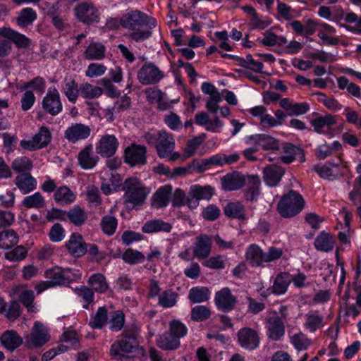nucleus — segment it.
<instances>
[{
  "instance_id": "11",
  "label": "nucleus",
  "mask_w": 361,
  "mask_h": 361,
  "mask_svg": "<svg viewBox=\"0 0 361 361\" xmlns=\"http://www.w3.org/2000/svg\"><path fill=\"white\" fill-rule=\"evenodd\" d=\"M51 140V134L49 128L46 126L39 128L38 132L32 137V140L20 141V145L22 148L35 151L37 149L46 147Z\"/></svg>"
},
{
  "instance_id": "32",
  "label": "nucleus",
  "mask_w": 361,
  "mask_h": 361,
  "mask_svg": "<svg viewBox=\"0 0 361 361\" xmlns=\"http://www.w3.org/2000/svg\"><path fill=\"white\" fill-rule=\"evenodd\" d=\"M280 154H283L280 157L281 161L284 164H288L292 163L295 159L296 156L301 155L302 161L305 159L303 151L289 142L283 143L281 146V149L279 150Z\"/></svg>"
},
{
  "instance_id": "33",
  "label": "nucleus",
  "mask_w": 361,
  "mask_h": 361,
  "mask_svg": "<svg viewBox=\"0 0 361 361\" xmlns=\"http://www.w3.org/2000/svg\"><path fill=\"white\" fill-rule=\"evenodd\" d=\"M156 345L163 350H175L180 346V341L169 331H166L157 336Z\"/></svg>"
},
{
  "instance_id": "4",
  "label": "nucleus",
  "mask_w": 361,
  "mask_h": 361,
  "mask_svg": "<svg viewBox=\"0 0 361 361\" xmlns=\"http://www.w3.org/2000/svg\"><path fill=\"white\" fill-rule=\"evenodd\" d=\"M305 206L302 195L294 190H290L283 195L278 203L277 209L281 216L292 217L300 213Z\"/></svg>"
},
{
  "instance_id": "56",
  "label": "nucleus",
  "mask_w": 361,
  "mask_h": 361,
  "mask_svg": "<svg viewBox=\"0 0 361 361\" xmlns=\"http://www.w3.org/2000/svg\"><path fill=\"white\" fill-rule=\"evenodd\" d=\"M103 93L102 89L99 87L85 82L80 85V94L85 99H92L99 97Z\"/></svg>"
},
{
  "instance_id": "57",
  "label": "nucleus",
  "mask_w": 361,
  "mask_h": 361,
  "mask_svg": "<svg viewBox=\"0 0 361 361\" xmlns=\"http://www.w3.org/2000/svg\"><path fill=\"white\" fill-rule=\"evenodd\" d=\"M178 341L185 336L188 334V328L185 324L179 319H172L169 324V330Z\"/></svg>"
},
{
  "instance_id": "54",
  "label": "nucleus",
  "mask_w": 361,
  "mask_h": 361,
  "mask_svg": "<svg viewBox=\"0 0 361 361\" xmlns=\"http://www.w3.org/2000/svg\"><path fill=\"white\" fill-rule=\"evenodd\" d=\"M265 262V252L257 245H250V264L253 267H262Z\"/></svg>"
},
{
  "instance_id": "21",
  "label": "nucleus",
  "mask_w": 361,
  "mask_h": 361,
  "mask_svg": "<svg viewBox=\"0 0 361 361\" xmlns=\"http://www.w3.org/2000/svg\"><path fill=\"white\" fill-rule=\"evenodd\" d=\"M268 336L274 341H279L285 334V326L282 319L276 314L270 317L267 322Z\"/></svg>"
},
{
  "instance_id": "35",
  "label": "nucleus",
  "mask_w": 361,
  "mask_h": 361,
  "mask_svg": "<svg viewBox=\"0 0 361 361\" xmlns=\"http://www.w3.org/2000/svg\"><path fill=\"white\" fill-rule=\"evenodd\" d=\"M263 36L264 37L262 39H258L257 41L260 44L266 47L277 46L283 47L288 43L286 37L277 35L272 31V29H269L263 32Z\"/></svg>"
},
{
  "instance_id": "53",
  "label": "nucleus",
  "mask_w": 361,
  "mask_h": 361,
  "mask_svg": "<svg viewBox=\"0 0 361 361\" xmlns=\"http://www.w3.org/2000/svg\"><path fill=\"white\" fill-rule=\"evenodd\" d=\"M22 204L27 209H41L45 207V200L39 192H37L32 195L26 196Z\"/></svg>"
},
{
  "instance_id": "1",
  "label": "nucleus",
  "mask_w": 361,
  "mask_h": 361,
  "mask_svg": "<svg viewBox=\"0 0 361 361\" xmlns=\"http://www.w3.org/2000/svg\"><path fill=\"white\" fill-rule=\"evenodd\" d=\"M119 22L123 28L131 30L128 37L137 42L149 38L152 34V30L157 25L155 18L138 10L127 12L122 16Z\"/></svg>"
},
{
  "instance_id": "59",
  "label": "nucleus",
  "mask_w": 361,
  "mask_h": 361,
  "mask_svg": "<svg viewBox=\"0 0 361 361\" xmlns=\"http://www.w3.org/2000/svg\"><path fill=\"white\" fill-rule=\"evenodd\" d=\"M338 165L339 163L331 164V162H326L325 164L316 165L314 170L320 177L329 180H334L336 178V174L334 173L331 166L337 168Z\"/></svg>"
},
{
  "instance_id": "37",
  "label": "nucleus",
  "mask_w": 361,
  "mask_h": 361,
  "mask_svg": "<svg viewBox=\"0 0 361 361\" xmlns=\"http://www.w3.org/2000/svg\"><path fill=\"white\" fill-rule=\"evenodd\" d=\"M106 47L101 42L90 43L84 51V57L89 61H100L105 58Z\"/></svg>"
},
{
  "instance_id": "46",
  "label": "nucleus",
  "mask_w": 361,
  "mask_h": 361,
  "mask_svg": "<svg viewBox=\"0 0 361 361\" xmlns=\"http://www.w3.org/2000/svg\"><path fill=\"white\" fill-rule=\"evenodd\" d=\"M121 334V338L127 341L139 343L138 338L140 336L141 326L137 322H133L131 324L124 326Z\"/></svg>"
},
{
  "instance_id": "43",
  "label": "nucleus",
  "mask_w": 361,
  "mask_h": 361,
  "mask_svg": "<svg viewBox=\"0 0 361 361\" xmlns=\"http://www.w3.org/2000/svg\"><path fill=\"white\" fill-rule=\"evenodd\" d=\"M19 237L13 229H6L0 232V249L9 250L18 244Z\"/></svg>"
},
{
  "instance_id": "47",
  "label": "nucleus",
  "mask_w": 361,
  "mask_h": 361,
  "mask_svg": "<svg viewBox=\"0 0 361 361\" xmlns=\"http://www.w3.org/2000/svg\"><path fill=\"white\" fill-rule=\"evenodd\" d=\"M210 291L204 286H196L189 290L188 299L192 303H201L209 299Z\"/></svg>"
},
{
  "instance_id": "16",
  "label": "nucleus",
  "mask_w": 361,
  "mask_h": 361,
  "mask_svg": "<svg viewBox=\"0 0 361 361\" xmlns=\"http://www.w3.org/2000/svg\"><path fill=\"white\" fill-rule=\"evenodd\" d=\"M214 302L218 310L230 312L235 307L236 298L228 288H224L216 293Z\"/></svg>"
},
{
  "instance_id": "62",
  "label": "nucleus",
  "mask_w": 361,
  "mask_h": 361,
  "mask_svg": "<svg viewBox=\"0 0 361 361\" xmlns=\"http://www.w3.org/2000/svg\"><path fill=\"white\" fill-rule=\"evenodd\" d=\"M290 343L298 351L307 350L312 344L311 340L302 332L294 334L290 338Z\"/></svg>"
},
{
  "instance_id": "36",
  "label": "nucleus",
  "mask_w": 361,
  "mask_h": 361,
  "mask_svg": "<svg viewBox=\"0 0 361 361\" xmlns=\"http://www.w3.org/2000/svg\"><path fill=\"white\" fill-rule=\"evenodd\" d=\"M16 185L23 194H27L37 188V180L29 173H23L16 176Z\"/></svg>"
},
{
  "instance_id": "18",
  "label": "nucleus",
  "mask_w": 361,
  "mask_h": 361,
  "mask_svg": "<svg viewBox=\"0 0 361 361\" xmlns=\"http://www.w3.org/2000/svg\"><path fill=\"white\" fill-rule=\"evenodd\" d=\"M0 36L7 39L10 42H13L19 49H26L31 44L30 39L10 27H0Z\"/></svg>"
},
{
  "instance_id": "45",
  "label": "nucleus",
  "mask_w": 361,
  "mask_h": 361,
  "mask_svg": "<svg viewBox=\"0 0 361 361\" xmlns=\"http://www.w3.org/2000/svg\"><path fill=\"white\" fill-rule=\"evenodd\" d=\"M334 243L335 241L332 236L329 233L323 231L315 238L314 245L317 250L329 252L333 250Z\"/></svg>"
},
{
  "instance_id": "25",
  "label": "nucleus",
  "mask_w": 361,
  "mask_h": 361,
  "mask_svg": "<svg viewBox=\"0 0 361 361\" xmlns=\"http://www.w3.org/2000/svg\"><path fill=\"white\" fill-rule=\"evenodd\" d=\"M49 340L47 329L39 322H35L30 334V341L33 346L40 347Z\"/></svg>"
},
{
  "instance_id": "34",
  "label": "nucleus",
  "mask_w": 361,
  "mask_h": 361,
  "mask_svg": "<svg viewBox=\"0 0 361 361\" xmlns=\"http://www.w3.org/2000/svg\"><path fill=\"white\" fill-rule=\"evenodd\" d=\"M272 23L271 19L267 16L257 13L255 8L250 6V30H264Z\"/></svg>"
},
{
  "instance_id": "63",
  "label": "nucleus",
  "mask_w": 361,
  "mask_h": 361,
  "mask_svg": "<svg viewBox=\"0 0 361 361\" xmlns=\"http://www.w3.org/2000/svg\"><path fill=\"white\" fill-rule=\"evenodd\" d=\"M315 94L317 96L318 102L323 104L326 108L332 111H337L343 108V106L334 97H329L320 92H316Z\"/></svg>"
},
{
  "instance_id": "20",
  "label": "nucleus",
  "mask_w": 361,
  "mask_h": 361,
  "mask_svg": "<svg viewBox=\"0 0 361 361\" xmlns=\"http://www.w3.org/2000/svg\"><path fill=\"white\" fill-rule=\"evenodd\" d=\"M212 244V239L209 235L202 234L197 236L193 247L194 257L199 259H207L211 253Z\"/></svg>"
},
{
  "instance_id": "58",
  "label": "nucleus",
  "mask_w": 361,
  "mask_h": 361,
  "mask_svg": "<svg viewBox=\"0 0 361 361\" xmlns=\"http://www.w3.org/2000/svg\"><path fill=\"white\" fill-rule=\"evenodd\" d=\"M211 314V310L208 307L197 305L192 308L190 318L194 322H204L209 319Z\"/></svg>"
},
{
  "instance_id": "9",
  "label": "nucleus",
  "mask_w": 361,
  "mask_h": 361,
  "mask_svg": "<svg viewBox=\"0 0 361 361\" xmlns=\"http://www.w3.org/2000/svg\"><path fill=\"white\" fill-rule=\"evenodd\" d=\"M165 75L154 62H145L137 73V80L143 85L159 83Z\"/></svg>"
},
{
  "instance_id": "50",
  "label": "nucleus",
  "mask_w": 361,
  "mask_h": 361,
  "mask_svg": "<svg viewBox=\"0 0 361 361\" xmlns=\"http://www.w3.org/2000/svg\"><path fill=\"white\" fill-rule=\"evenodd\" d=\"M118 220L115 216L108 214L104 216L100 221V228L102 232L108 235H113L117 229Z\"/></svg>"
},
{
  "instance_id": "51",
  "label": "nucleus",
  "mask_w": 361,
  "mask_h": 361,
  "mask_svg": "<svg viewBox=\"0 0 361 361\" xmlns=\"http://www.w3.org/2000/svg\"><path fill=\"white\" fill-rule=\"evenodd\" d=\"M75 293L83 302L82 307L88 310L90 304L94 302V293L92 290L86 286H80L74 289Z\"/></svg>"
},
{
  "instance_id": "27",
  "label": "nucleus",
  "mask_w": 361,
  "mask_h": 361,
  "mask_svg": "<svg viewBox=\"0 0 361 361\" xmlns=\"http://www.w3.org/2000/svg\"><path fill=\"white\" fill-rule=\"evenodd\" d=\"M53 198L59 206L66 207L75 202L76 195L68 186L63 185L57 188L54 193Z\"/></svg>"
},
{
  "instance_id": "44",
  "label": "nucleus",
  "mask_w": 361,
  "mask_h": 361,
  "mask_svg": "<svg viewBox=\"0 0 361 361\" xmlns=\"http://www.w3.org/2000/svg\"><path fill=\"white\" fill-rule=\"evenodd\" d=\"M109 315L108 310L105 306L99 307L94 316L90 319V326L93 329H103L107 324Z\"/></svg>"
},
{
  "instance_id": "24",
  "label": "nucleus",
  "mask_w": 361,
  "mask_h": 361,
  "mask_svg": "<svg viewBox=\"0 0 361 361\" xmlns=\"http://www.w3.org/2000/svg\"><path fill=\"white\" fill-rule=\"evenodd\" d=\"M61 92L71 103H75L80 94V86L72 77L66 76L61 84Z\"/></svg>"
},
{
  "instance_id": "39",
  "label": "nucleus",
  "mask_w": 361,
  "mask_h": 361,
  "mask_svg": "<svg viewBox=\"0 0 361 361\" xmlns=\"http://www.w3.org/2000/svg\"><path fill=\"white\" fill-rule=\"evenodd\" d=\"M66 213L67 219L75 226H82L88 219V214L85 209L78 204L69 209Z\"/></svg>"
},
{
  "instance_id": "15",
  "label": "nucleus",
  "mask_w": 361,
  "mask_h": 361,
  "mask_svg": "<svg viewBox=\"0 0 361 361\" xmlns=\"http://www.w3.org/2000/svg\"><path fill=\"white\" fill-rule=\"evenodd\" d=\"M65 247L68 253L74 257H81L87 253V243L82 235L78 232L71 234Z\"/></svg>"
},
{
  "instance_id": "31",
  "label": "nucleus",
  "mask_w": 361,
  "mask_h": 361,
  "mask_svg": "<svg viewBox=\"0 0 361 361\" xmlns=\"http://www.w3.org/2000/svg\"><path fill=\"white\" fill-rule=\"evenodd\" d=\"M245 183L244 176L238 172L228 173L221 178L222 188L227 191L238 190L245 185Z\"/></svg>"
},
{
  "instance_id": "5",
  "label": "nucleus",
  "mask_w": 361,
  "mask_h": 361,
  "mask_svg": "<svg viewBox=\"0 0 361 361\" xmlns=\"http://www.w3.org/2000/svg\"><path fill=\"white\" fill-rule=\"evenodd\" d=\"M73 13L76 19L82 24L91 25L100 21L101 13L92 1H84L75 5Z\"/></svg>"
},
{
  "instance_id": "42",
  "label": "nucleus",
  "mask_w": 361,
  "mask_h": 361,
  "mask_svg": "<svg viewBox=\"0 0 361 361\" xmlns=\"http://www.w3.org/2000/svg\"><path fill=\"white\" fill-rule=\"evenodd\" d=\"M305 318L304 326L310 332H315L324 326V317L318 311H310Z\"/></svg>"
},
{
  "instance_id": "49",
  "label": "nucleus",
  "mask_w": 361,
  "mask_h": 361,
  "mask_svg": "<svg viewBox=\"0 0 361 361\" xmlns=\"http://www.w3.org/2000/svg\"><path fill=\"white\" fill-rule=\"evenodd\" d=\"M342 145L338 141H334L331 145L324 143L320 145L316 151V156L319 159H325L333 154L334 152L341 150Z\"/></svg>"
},
{
  "instance_id": "8",
  "label": "nucleus",
  "mask_w": 361,
  "mask_h": 361,
  "mask_svg": "<svg viewBox=\"0 0 361 361\" xmlns=\"http://www.w3.org/2000/svg\"><path fill=\"white\" fill-rule=\"evenodd\" d=\"M260 148L264 150L275 152L281 149V145L279 140L269 135L258 134L250 136V161L258 159L257 157L251 154L258 151Z\"/></svg>"
},
{
  "instance_id": "26",
  "label": "nucleus",
  "mask_w": 361,
  "mask_h": 361,
  "mask_svg": "<svg viewBox=\"0 0 361 361\" xmlns=\"http://www.w3.org/2000/svg\"><path fill=\"white\" fill-rule=\"evenodd\" d=\"M291 283V274L287 271L279 273L271 288L273 294L280 295L285 294Z\"/></svg>"
},
{
  "instance_id": "3",
  "label": "nucleus",
  "mask_w": 361,
  "mask_h": 361,
  "mask_svg": "<svg viewBox=\"0 0 361 361\" xmlns=\"http://www.w3.org/2000/svg\"><path fill=\"white\" fill-rule=\"evenodd\" d=\"M145 141L155 147L157 153L160 158H166L175 148V140L172 134L166 130L147 132L145 134Z\"/></svg>"
},
{
  "instance_id": "13",
  "label": "nucleus",
  "mask_w": 361,
  "mask_h": 361,
  "mask_svg": "<svg viewBox=\"0 0 361 361\" xmlns=\"http://www.w3.org/2000/svg\"><path fill=\"white\" fill-rule=\"evenodd\" d=\"M118 141L113 135H104L96 144V152L103 157H111L116 152Z\"/></svg>"
},
{
  "instance_id": "22",
  "label": "nucleus",
  "mask_w": 361,
  "mask_h": 361,
  "mask_svg": "<svg viewBox=\"0 0 361 361\" xmlns=\"http://www.w3.org/2000/svg\"><path fill=\"white\" fill-rule=\"evenodd\" d=\"M314 130L317 133H327L336 123V116L331 114L319 116L310 122Z\"/></svg>"
},
{
  "instance_id": "28",
  "label": "nucleus",
  "mask_w": 361,
  "mask_h": 361,
  "mask_svg": "<svg viewBox=\"0 0 361 361\" xmlns=\"http://www.w3.org/2000/svg\"><path fill=\"white\" fill-rule=\"evenodd\" d=\"M0 343L6 350L13 352L23 343V338L14 330H7L0 336Z\"/></svg>"
},
{
  "instance_id": "7",
  "label": "nucleus",
  "mask_w": 361,
  "mask_h": 361,
  "mask_svg": "<svg viewBox=\"0 0 361 361\" xmlns=\"http://www.w3.org/2000/svg\"><path fill=\"white\" fill-rule=\"evenodd\" d=\"M44 276L49 279L53 287L58 286H68L73 281L80 279L81 274L79 271L72 269H62L55 267L48 269L44 273Z\"/></svg>"
},
{
  "instance_id": "41",
  "label": "nucleus",
  "mask_w": 361,
  "mask_h": 361,
  "mask_svg": "<svg viewBox=\"0 0 361 361\" xmlns=\"http://www.w3.org/2000/svg\"><path fill=\"white\" fill-rule=\"evenodd\" d=\"M224 214L231 219H236L240 221L246 219V209L240 202L228 203L224 209Z\"/></svg>"
},
{
  "instance_id": "48",
  "label": "nucleus",
  "mask_w": 361,
  "mask_h": 361,
  "mask_svg": "<svg viewBox=\"0 0 361 361\" xmlns=\"http://www.w3.org/2000/svg\"><path fill=\"white\" fill-rule=\"evenodd\" d=\"M178 298V293L172 289H166L159 295L158 305L163 308H171L176 305Z\"/></svg>"
},
{
  "instance_id": "12",
  "label": "nucleus",
  "mask_w": 361,
  "mask_h": 361,
  "mask_svg": "<svg viewBox=\"0 0 361 361\" xmlns=\"http://www.w3.org/2000/svg\"><path fill=\"white\" fill-rule=\"evenodd\" d=\"M147 149L145 146L133 144L125 150V161L134 166L146 164Z\"/></svg>"
},
{
  "instance_id": "17",
  "label": "nucleus",
  "mask_w": 361,
  "mask_h": 361,
  "mask_svg": "<svg viewBox=\"0 0 361 361\" xmlns=\"http://www.w3.org/2000/svg\"><path fill=\"white\" fill-rule=\"evenodd\" d=\"M90 128L82 123H73L64 132V137L71 143L87 139L90 135Z\"/></svg>"
},
{
  "instance_id": "6",
  "label": "nucleus",
  "mask_w": 361,
  "mask_h": 361,
  "mask_svg": "<svg viewBox=\"0 0 361 361\" xmlns=\"http://www.w3.org/2000/svg\"><path fill=\"white\" fill-rule=\"evenodd\" d=\"M139 343H133L126 339H118L110 348L111 355L118 361H133L135 353L139 350Z\"/></svg>"
},
{
  "instance_id": "10",
  "label": "nucleus",
  "mask_w": 361,
  "mask_h": 361,
  "mask_svg": "<svg viewBox=\"0 0 361 361\" xmlns=\"http://www.w3.org/2000/svg\"><path fill=\"white\" fill-rule=\"evenodd\" d=\"M42 107L46 114L52 116L59 114L63 110L60 94L55 87H49L42 101Z\"/></svg>"
},
{
  "instance_id": "23",
  "label": "nucleus",
  "mask_w": 361,
  "mask_h": 361,
  "mask_svg": "<svg viewBox=\"0 0 361 361\" xmlns=\"http://www.w3.org/2000/svg\"><path fill=\"white\" fill-rule=\"evenodd\" d=\"M264 179L269 186H276L285 173V169L281 166L271 164L264 169Z\"/></svg>"
},
{
  "instance_id": "29",
  "label": "nucleus",
  "mask_w": 361,
  "mask_h": 361,
  "mask_svg": "<svg viewBox=\"0 0 361 361\" xmlns=\"http://www.w3.org/2000/svg\"><path fill=\"white\" fill-rule=\"evenodd\" d=\"M172 228L171 224L161 219H155L147 221L142 227V231L145 233H170Z\"/></svg>"
},
{
  "instance_id": "14",
  "label": "nucleus",
  "mask_w": 361,
  "mask_h": 361,
  "mask_svg": "<svg viewBox=\"0 0 361 361\" xmlns=\"http://www.w3.org/2000/svg\"><path fill=\"white\" fill-rule=\"evenodd\" d=\"M190 200L189 207L196 208L201 200H209L214 194V188L211 185H192L190 188Z\"/></svg>"
},
{
  "instance_id": "30",
  "label": "nucleus",
  "mask_w": 361,
  "mask_h": 361,
  "mask_svg": "<svg viewBox=\"0 0 361 361\" xmlns=\"http://www.w3.org/2000/svg\"><path fill=\"white\" fill-rule=\"evenodd\" d=\"M172 186L166 185L159 188L152 197V206L156 209L165 207L169 202Z\"/></svg>"
},
{
  "instance_id": "19",
  "label": "nucleus",
  "mask_w": 361,
  "mask_h": 361,
  "mask_svg": "<svg viewBox=\"0 0 361 361\" xmlns=\"http://www.w3.org/2000/svg\"><path fill=\"white\" fill-rule=\"evenodd\" d=\"M79 166L85 170L92 169L99 161V157L93 152L92 144L86 145L78 154Z\"/></svg>"
},
{
  "instance_id": "60",
  "label": "nucleus",
  "mask_w": 361,
  "mask_h": 361,
  "mask_svg": "<svg viewBox=\"0 0 361 361\" xmlns=\"http://www.w3.org/2000/svg\"><path fill=\"white\" fill-rule=\"evenodd\" d=\"M356 172L359 174L355 180L358 186H355L353 190L349 192V199L354 205L361 204V163L356 167Z\"/></svg>"
},
{
  "instance_id": "55",
  "label": "nucleus",
  "mask_w": 361,
  "mask_h": 361,
  "mask_svg": "<svg viewBox=\"0 0 361 361\" xmlns=\"http://www.w3.org/2000/svg\"><path fill=\"white\" fill-rule=\"evenodd\" d=\"M122 259L126 263L133 265L142 263L145 259V256L137 250L128 248L123 253Z\"/></svg>"
},
{
  "instance_id": "61",
  "label": "nucleus",
  "mask_w": 361,
  "mask_h": 361,
  "mask_svg": "<svg viewBox=\"0 0 361 361\" xmlns=\"http://www.w3.org/2000/svg\"><path fill=\"white\" fill-rule=\"evenodd\" d=\"M27 255V249L23 245H18L13 249L6 252L4 254V257L10 262H18L23 260Z\"/></svg>"
},
{
  "instance_id": "38",
  "label": "nucleus",
  "mask_w": 361,
  "mask_h": 361,
  "mask_svg": "<svg viewBox=\"0 0 361 361\" xmlns=\"http://www.w3.org/2000/svg\"><path fill=\"white\" fill-rule=\"evenodd\" d=\"M125 323L126 315L122 310H117L109 312L107 324L110 331H121L124 328Z\"/></svg>"
},
{
  "instance_id": "40",
  "label": "nucleus",
  "mask_w": 361,
  "mask_h": 361,
  "mask_svg": "<svg viewBox=\"0 0 361 361\" xmlns=\"http://www.w3.org/2000/svg\"><path fill=\"white\" fill-rule=\"evenodd\" d=\"M87 284L93 292L100 294L105 293L109 289L106 277L101 273L91 275L87 280Z\"/></svg>"
},
{
  "instance_id": "2",
  "label": "nucleus",
  "mask_w": 361,
  "mask_h": 361,
  "mask_svg": "<svg viewBox=\"0 0 361 361\" xmlns=\"http://www.w3.org/2000/svg\"><path fill=\"white\" fill-rule=\"evenodd\" d=\"M123 190L125 203L130 204L133 207L142 205L150 192V189L135 177H130L125 180Z\"/></svg>"
},
{
  "instance_id": "52",
  "label": "nucleus",
  "mask_w": 361,
  "mask_h": 361,
  "mask_svg": "<svg viewBox=\"0 0 361 361\" xmlns=\"http://www.w3.org/2000/svg\"><path fill=\"white\" fill-rule=\"evenodd\" d=\"M37 19V13L32 8H25L17 17V24L20 27H27Z\"/></svg>"
},
{
  "instance_id": "64",
  "label": "nucleus",
  "mask_w": 361,
  "mask_h": 361,
  "mask_svg": "<svg viewBox=\"0 0 361 361\" xmlns=\"http://www.w3.org/2000/svg\"><path fill=\"white\" fill-rule=\"evenodd\" d=\"M11 168L18 173H23L32 169V162L26 157H18L13 161Z\"/></svg>"
}]
</instances>
